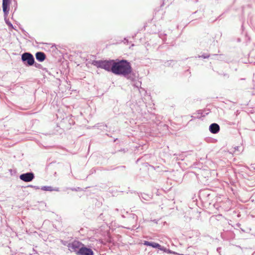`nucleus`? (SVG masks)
Instances as JSON below:
<instances>
[{
    "instance_id": "nucleus-7",
    "label": "nucleus",
    "mask_w": 255,
    "mask_h": 255,
    "mask_svg": "<svg viewBox=\"0 0 255 255\" xmlns=\"http://www.w3.org/2000/svg\"><path fill=\"white\" fill-rule=\"evenodd\" d=\"M209 129L212 133H217L220 130V127L218 124L214 123L210 126Z\"/></svg>"
},
{
    "instance_id": "nucleus-1",
    "label": "nucleus",
    "mask_w": 255,
    "mask_h": 255,
    "mask_svg": "<svg viewBox=\"0 0 255 255\" xmlns=\"http://www.w3.org/2000/svg\"><path fill=\"white\" fill-rule=\"evenodd\" d=\"M113 68V73L116 75L127 76L131 72L130 64L127 60L115 61Z\"/></svg>"
},
{
    "instance_id": "nucleus-8",
    "label": "nucleus",
    "mask_w": 255,
    "mask_h": 255,
    "mask_svg": "<svg viewBox=\"0 0 255 255\" xmlns=\"http://www.w3.org/2000/svg\"><path fill=\"white\" fill-rule=\"evenodd\" d=\"M143 244L145 246H151L154 248H157L160 250H162L161 246L158 243L154 242H149L148 241H144Z\"/></svg>"
},
{
    "instance_id": "nucleus-6",
    "label": "nucleus",
    "mask_w": 255,
    "mask_h": 255,
    "mask_svg": "<svg viewBox=\"0 0 255 255\" xmlns=\"http://www.w3.org/2000/svg\"><path fill=\"white\" fill-rule=\"evenodd\" d=\"M78 255H94L91 249L82 246V248L78 251Z\"/></svg>"
},
{
    "instance_id": "nucleus-12",
    "label": "nucleus",
    "mask_w": 255,
    "mask_h": 255,
    "mask_svg": "<svg viewBox=\"0 0 255 255\" xmlns=\"http://www.w3.org/2000/svg\"><path fill=\"white\" fill-rule=\"evenodd\" d=\"M2 1L9 2L10 0H2Z\"/></svg>"
},
{
    "instance_id": "nucleus-2",
    "label": "nucleus",
    "mask_w": 255,
    "mask_h": 255,
    "mask_svg": "<svg viewBox=\"0 0 255 255\" xmlns=\"http://www.w3.org/2000/svg\"><path fill=\"white\" fill-rule=\"evenodd\" d=\"M114 60L99 61L98 66L107 71L113 72V67H114Z\"/></svg>"
},
{
    "instance_id": "nucleus-4",
    "label": "nucleus",
    "mask_w": 255,
    "mask_h": 255,
    "mask_svg": "<svg viewBox=\"0 0 255 255\" xmlns=\"http://www.w3.org/2000/svg\"><path fill=\"white\" fill-rule=\"evenodd\" d=\"M21 59L23 61H26L27 63L31 66L34 64V59L33 55L29 53H24L22 55Z\"/></svg>"
},
{
    "instance_id": "nucleus-10",
    "label": "nucleus",
    "mask_w": 255,
    "mask_h": 255,
    "mask_svg": "<svg viewBox=\"0 0 255 255\" xmlns=\"http://www.w3.org/2000/svg\"><path fill=\"white\" fill-rule=\"evenodd\" d=\"M9 3V2L2 1V9L5 13L7 12V8Z\"/></svg>"
},
{
    "instance_id": "nucleus-5",
    "label": "nucleus",
    "mask_w": 255,
    "mask_h": 255,
    "mask_svg": "<svg viewBox=\"0 0 255 255\" xmlns=\"http://www.w3.org/2000/svg\"><path fill=\"white\" fill-rule=\"evenodd\" d=\"M34 178V174L32 172L22 174L20 175L19 178L24 182H30Z\"/></svg>"
},
{
    "instance_id": "nucleus-3",
    "label": "nucleus",
    "mask_w": 255,
    "mask_h": 255,
    "mask_svg": "<svg viewBox=\"0 0 255 255\" xmlns=\"http://www.w3.org/2000/svg\"><path fill=\"white\" fill-rule=\"evenodd\" d=\"M82 246H84V245L81 242L77 241H74L71 244H69L68 247L70 251L76 252L77 254L78 251L80 249V248H82Z\"/></svg>"
},
{
    "instance_id": "nucleus-9",
    "label": "nucleus",
    "mask_w": 255,
    "mask_h": 255,
    "mask_svg": "<svg viewBox=\"0 0 255 255\" xmlns=\"http://www.w3.org/2000/svg\"><path fill=\"white\" fill-rule=\"evenodd\" d=\"M35 56L36 59L40 62L43 61L46 58L45 54L42 52H37Z\"/></svg>"
},
{
    "instance_id": "nucleus-11",
    "label": "nucleus",
    "mask_w": 255,
    "mask_h": 255,
    "mask_svg": "<svg viewBox=\"0 0 255 255\" xmlns=\"http://www.w3.org/2000/svg\"><path fill=\"white\" fill-rule=\"evenodd\" d=\"M51 188L50 187H46V186H44L43 187H42V189L43 190H48V191L51 190Z\"/></svg>"
}]
</instances>
